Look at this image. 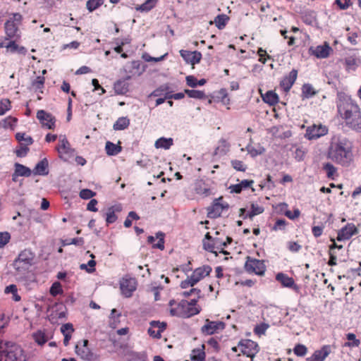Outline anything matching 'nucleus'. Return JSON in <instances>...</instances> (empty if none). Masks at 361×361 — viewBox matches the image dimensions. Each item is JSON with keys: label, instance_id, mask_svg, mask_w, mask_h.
I'll use <instances>...</instances> for the list:
<instances>
[{"label": "nucleus", "instance_id": "nucleus-1", "mask_svg": "<svg viewBox=\"0 0 361 361\" xmlns=\"http://www.w3.org/2000/svg\"><path fill=\"white\" fill-rule=\"evenodd\" d=\"M326 150L329 158L342 166H349L353 160L351 142L345 137L334 136L319 148L321 152Z\"/></svg>", "mask_w": 361, "mask_h": 361}, {"label": "nucleus", "instance_id": "nucleus-2", "mask_svg": "<svg viewBox=\"0 0 361 361\" xmlns=\"http://www.w3.org/2000/svg\"><path fill=\"white\" fill-rule=\"evenodd\" d=\"M338 111L345 124L357 132H361V111L359 106L350 97H344L337 103Z\"/></svg>", "mask_w": 361, "mask_h": 361}, {"label": "nucleus", "instance_id": "nucleus-3", "mask_svg": "<svg viewBox=\"0 0 361 361\" xmlns=\"http://www.w3.org/2000/svg\"><path fill=\"white\" fill-rule=\"evenodd\" d=\"M23 348L11 341H0V361H27Z\"/></svg>", "mask_w": 361, "mask_h": 361}, {"label": "nucleus", "instance_id": "nucleus-4", "mask_svg": "<svg viewBox=\"0 0 361 361\" xmlns=\"http://www.w3.org/2000/svg\"><path fill=\"white\" fill-rule=\"evenodd\" d=\"M89 341L83 339L77 343L75 347L76 355L85 361H96L98 355L94 353L89 347Z\"/></svg>", "mask_w": 361, "mask_h": 361}, {"label": "nucleus", "instance_id": "nucleus-5", "mask_svg": "<svg viewBox=\"0 0 361 361\" xmlns=\"http://www.w3.org/2000/svg\"><path fill=\"white\" fill-rule=\"evenodd\" d=\"M23 17L18 13H13V16L5 23V32L8 38L20 37L18 26L20 25Z\"/></svg>", "mask_w": 361, "mask_h": 361}, {"label": "nucleus", "instance_id": "nucleus-6", "mask_svg": "<svg viewBox=\"0 0 361 361\" xmlns=\"http://www.w3.org/2000/svg\"><path fill=\"white\" fill-rule=\"evenodd\" d=\"M34 254L30 250H24L14 261L13 267L18 271H25L32 264Z\"/></svg>", "mask_w": 361, "mask_h": 361}, {"label": "nucleus", "instance_id": "nucleus-7", "mask_svg": "<svg viewBox=\"0 0 361 361\" xmlns=\"http://www.w3.org/2000/svg\"><path fill=\"white\" fill-rule=\"evenodd\" d=\"M245 269L248 273H255L257 275L262 276L266 271V266L264 261L248 256L246 258Z\"/></svg>", "mask_w": 361, "mask_h": 361}, {"label": "nucleus", "instance_id": "nucleus-8", "mask_svg": "<svg viewBox=\"0 0 361 361\" xmlns=\"http://www.w3.org/2000/svg\"><path fill=\"white\" fill-rule=\"evenodd\" d=\"M59 142V145L56 147L59 153V157L60 159L67 161L68 159L73 155L74 150L71 148L65 135H60Z\"/></svg>", "mask_w": 361, "mask_h": 361}, {"label": "nucleus", "instance_id": "nucleus-9", "mask_svg": "<svg viewBox=\"0 0 361 361\" xmlns=\"http://www.w3.org/2000/svg\"><path fill=\"white\" fill-rule=\"evenodd\" d=\"M358 233V229L353 223H348L338 231L336 237L338 241H345L350 240L352 236Z\"/></svg>", "mask_w": 361, "mask_h": 361}, {"label": "nucleus", "instance_id": "nucleus-10", "mask_svg": "<svg viewBox=\"0 0 361 361\" xmlns=\"http://www.w3.org/2000/svg\"><path fill=\"white\" fill-rule=\"evenodd\" d=\"M222 197L216 199L212 206L207 208V216L210 219H216L221 216L224 209H228L227 203H221Z\"/></svg>", "mask_w": 361, "mask_h": 361}, {"label": "nucleus", "instance_id": "nucleus-11", "mask_svg": "<svg viewBox=\"0 0 361 361\" xmlns=\"http://www.w3.org/2000/svg\"><path fill=\"white\" fill-rule=\"evenodd\" d=\"M136 288L137 281L134 278H123L120 282L121 293L126 298L131 297Z\"/></svg>", "mask_w": 361, "mask_h": 361}, {"label": "nucleus", "instance_id": "nucleus-12", "mask_svg": "<svg viewBox=\"0 0 361 361\" xmlns=\"http://www.w3.org/2000/svg\"><path fill=\"white\" fill-rule=\"evenodd\" d=\"M238 346L242 353L247 357H252L258 352V345L256 342L246 339L240 342Z\"/></svg>", "mask_w": 361, "mask_h": 361}, {"label": "nucleus", "instance_id": "nucleus-13", "mask_svg": "<svg viewBox=\"0 0 361 361\" xmlns=\"http://www.w3.org/2000/svg\"><path fill=\"white\" fill-rule=\"evenodd\" d=\"M37 118L43 127L48 129H53L55 126V118L49 113L44 110H39L37 113Z\"/></svg>", "mask_w": 361, "mask_h": 361}, {"label": "nucleus", "instance_id": "nucleus-14", "mask_svg": "<svg viewBox=\"0 0 361 361\" xmlns=\"http://www.w3.org/2000/svg\"><path fill=\"white\" fill-rule=\"evenodd\" d=\"M225 324L221 322H210L206 320V324L202 327L201 331L204 334L212 335L215 334L219 329H224Z\"/></svg>", "mask_w": 361, "mask_h": 361}, {"label": "nucleus", "instance_id": "nucleus-15", "mask_svg": "<svg viewBox=\"0 0 361 361\" xmlns=\"http://www.w3.org/2000/svg\"><path fill=\"white\" fill-rule=\"evenodd\" d=\"M180 55L186 61L191 65L200 63L202 59V54L199 51H190L187 50H180Z\"/></svg>", "mask_w": 361, "mask_h": 361}, {"label": "nucleus", "instance_id": "nucleus-16", "mask_svg": "<svg viewBox=\"0 0 361 361\" xmlns=\"http://www.w3.org/2000/svg\"><path fill=\"white\" fill-rule=\"evenodd\" d=\"M212 270V267L209 265H204L195 269L190 276L192 281L197 284L204 277L209 275Z\"/></svg>", "mask_w": 361, "mask_h": 361}, {"label": "nucleus", "instance_id": "nucleus-17", "mask_svg": "<svg viewBox=\"0 0 361 361\" xmlns=\"http://www.w3.org/2000/svg\"><path fill=\"white\" fill-rule=\"evenodd\" d=\"M205 239H207L208 240H212L215 250H219V252H221L224 254H227V252L223 251L224 248L226 247L228 244L231 243L232 240L229 237H226V241L223 240L220 238H212L209 233H207L205 235Z\"/></svg>", "mask_w": 361, "mask_h": 361}, {"label": "nucleus", "instance_id": "nucleus-18", "mask_svg": "<svg viewBox=\"0 0 361 361\" xmlns=\"http://www.w3.org/2000/svg\"><path fill=\"white\" fill-rule=\"evenodd\" d=\"M298 71L293 69L288 75L285 76L281 82V87L288 92L290 90L295 81L297 79Z\"/></svg>", "mask_w": 361, "mask_h": 361}, {"label": "nucleus", "instance_id": "nucleus-19", "mask_svg": "<svg viewBox=\"0 0 361 361\" xmlns=\"http://www.w3.org/2000/svg\"><path fill=\"white\" fill-rule=\"evenodd\" d=\"M48 166V160L46 158H44L36 164L32 172L35 175L47 176L49 173Z\"/></svg>", "mask_w": 361, "mask_h": 361}, {"label": "nucleus", "instance_id": "nucleus-20", "mask_svg": "<svg viewBox=\"0 0 361 361\" xmlns=\"http://www.w3.org/2000/svg\"><path fill=\"white\" fill-rule=\"evenodd\" d=\"M141 66V62L140 61H133L130 63V67L132 70L129 71L130 75H127L126 77V80H130L133 75H141L143 72L145 71V67H142V69H140Z\"/></svg>", "mask_w": 361, "mask_h": 361}, {"label": "nucleus", "instance_id": "nucleus-21", "mask_svg": "<svg viewBox=\"0 0 361 361\" xmlns=\"http://www.w3.org/2000/svg\"><path fill=\"white\" fill-rule=\"evenodd\" d=\"M276 279L280 282L283 287L292 288L295 285L293 278L289 277L287 274L283 273H279L276 276Z\"/></svg>", "mask_w": 361, "mask_h": 361}, {"label": "nucleus", "instance_id": "nucleus-22", "mask_svg": "<svg viewBox=\"0 0 361 361\" xmlns=\"http://www.w3.org/2000/svg\"><path fill=\"white\" fill-rule=\"evenodd\" d=\"M14 171L16 176L24 177H29L32 173V171L30 168L19 163L14 164Z\"/></svg>", "mask_w": 361, "mask_h": 361}, {"label": "nucleus", "instance_id": "nucleus-23", "mask_svg": "<svg viewBox=\"0 0 361 361\" xmlns=\"http://www.w3.org/2000/svg\"><path fill=\"white\" fill-rule=\"evenodd\" d=\"M245 149L242 148L241 151H244ZM245 150L248 152L252 157H255L258 155H261L265 152V148L260 145L257 147H253L251 145H247L245 147Z\"/></svg>", "mask_w": 361, "mask_h": 361}, {"label": "nucleus", "instance_id": "nucleus-24", "mask_svg": "<svg viewBox=\"0 0 361 361\" xmlns=\"http://www.w3.org/2000/svg\"><path fill=\"white\" fill-rule=\"evenodd\" d=\"M34 341L39 345H44L47 342L49 337L43 330H38L32 334Z\"/></svg>", "mask_w": 361, "mask_h": 361}, {"label": "nucleus", "instance_id": "nucleus-25", "mask_svg": "<svg viewBox=\"0 0 361 361\" xmlns=\"http://www.w3.org/2000/svg\"><path fill=\"white\" fill-rule=\"evenodd\" d=\"M262 100L271 106L275 105L279 102V97L273 91H268L264 95H262Z\"/></svg>", "mask_w": 361, "mask_h": 361}, {"label": "nucleus", "instance_id": "nucleus-26", "mask_svg": "<svg viewBox=\"0 0 361 361\" xmlns=\"http://www.w3.org/2000/svg\"><path fill=\"white\" fill-rule=\"evenodd\" d=\"M173 144L172 138L160 137L155 142L154 146L156 148H162L169 149Z\"/></svg>", "mask_w": 361, "mask_h": 361}, {"label": "nucleus", "instance_id": "nucleus-27", "mask_svg": "<svg viewBox=\"0 0 361 361\" xmlns=\"http://www.w3.org/2000/svg\"><path fill=\"white\" fill-rule=\"evenodd\" d=\"M333 51L332 48L329 46V44L325 42L324 45L323 46H317V59H325L327 58L330 53Z\"/></svg>", "mask_w": 361, "mask_h": 361}, {"label": "nucleus", "instance_id": "nucleus-28", "mask_svg": "<svg viewBox=\"0 0 361 361\" xmlns=\"http://www.w3.org/2000/svg\"><path fill=\"white\" fill-rule=\"evenodd\" d=\"M250 209L251 211L246 214V216H244V219L249 218L250 219H252L255 216L263 213L264 210L263 207L256 203H252Z\"/></svg>", "mask_w": 361, "mask_h": 361}, {"label": "nucleus", "instance_id": "nucleus-29", "mask_svg": "<svg viewBox=\"0 0 361 361\" xmlns=\"http://www.w3.org/2000/svg\"><path fill=\"white\" fill-rule=\"evenodd\" d=\"M125 80H118L114 84L115 92L118 94H124L128 91V84Z\"/></svg>", "mask_w": 361, "mask_h": 361}, {"label": "nucleus", "instance_id": "nucleus-30", "mask_svg": "<svg viewBox=\"0 0 361 361\" xmlns=\"http://www.w3.org/2000/svg\"><path fill=\"white\" fill-rule=\"evenodd\" d=\"M195 190L197 194L201 195L208 196L211 193L209 188L202 181L196 183Z\"/></svg>", "mask_w": 361, "mask_h": 361}, {"label": "nucleus", "instance_id": "nucleus-31", "mask_svg": "<svg viewBox=\"0 0 361 361\" xmlns=\"http://www.w3.org/2000/svg\"><path fill=\"white\" fill-rule=\"evenodd\" d=\"M65 307L62 305L56 304L54 307H53V311L51 314V317L53 318L62 319L66 317V312L64 311Z\"/></svg>", "mask_w": 361, "mask_h": 361}, {"label": "nucleus", "instance_id": "nucleus-32", "mask_svg": "<svg viewBox=\"0 0 361 361\" xmlns=\"http://www.w3.org/2000/svg\"><path fill=\"white\" fill-rule=\"evenodd\" d=\"M105 149L106 154L110 156L116 155L121 151V146L115 145L109 141L106 142Z\"/></svg>", "mask_w": 361, "mask_h": 361}, {"label": "nucleus", "instance_id": "nucleus-33", "mask_svg": "<svg viewBox=\"0 0 361 361\" xmlns=\"http://www.w3.org/2000/svg\"><path fill=\"white\" fill-rule=\"evenodd\" d=\"M129 125V119L126 117H121L114 124V129L116 130H122L127 128Z\"/></svg>", "mask_w": 361, "mask_h": 361}, {"label": "nucleus", "instance_id": "nucleus-34", "mask_svg": "<svg viewBox=\"0 0 361 361\" xmlns=\"http://www.w3.org/2000/svg\"><path fill=\"white\" fill-rule=\"evenodd\" d=\"M228 20H229V17L227 15L220 14V15H218L214 18V23H215L216 26L219 30H221V29L224 28V27L226 26V25Z\"/></svg>", "mask_w": 361, "mask_h": 361}, {"label": "nucleus", "instance_id": "nucleus-35", "mask_svg": "<svg viewBox=\"0 0 361 361\" xmlns=\"http://www.w3.org/2000/svg\"><path fill=\"white\" fill-rule=\"evenodd\" d=\"M346 338L349 341L345 343L344 346L349 348L358 347L360 344V341L356 338V336L353 333H348L346 334Z\"/></svg>", "mask_w": 361, "mask_h": 361}, {"label": "nucleus", "instance_id": "nucleus-36", "mask_svg": "<svg viewBox=\"0 0 361 361\" xmlns=\"http://www.w3.org/2000/svg\"><path fill=\"white\" fill-rule=\"evenodd\" d=\"M331 353V346L329 345H324L320 350H317V361H324Z\"/></svg>", "mask_w": 361, "mask_h": 361}, {"label": "nucleus", "instance_id": "nucleus-37", "mask_svg": "<svg viewBox=\"0 0 361 361\" xmlns=\"http://www.w3.org/2000/svg\"><path fill=\"white\" fill-rule=\"evenodd\" d=\"M191 361H204L205 353L202 349L196 348L191 353Z\"/></svg>", "mask_w": 361, "mask_h": 361}, {"label": "nucleus", "instance_id": "nucleus-38", "mask_svg": "<svg viewBox=\"0 0 361 361\" xmlns=\"http://www.w3.org/2000/svg\"><path fill=\"white\" fill-rule=\"evenodd\" d=\"M157 2V0H146L145 2L137 8V10L142 12H148L156 6Z\"/></svg>", "mask_w": 361, "mask_h": 361}, {"label": "nucleus", "instance_id": "nucleus-39", "mask_svg": "<svg viewBox=\"0 0 361 361\" xmlns=\"http://www.w3.org/2000/svg\"><path fill=\"white\" fill-rule=\"evenodd\" d=\"M302 20L307 25H313L316 23V13L314 11H307L302 16Z\"/></svg>", "mask_w": 361, "mask_h": 361}, {"label": "nucleus", "instance_id": "nucleus-40", "mask_svg": "<svg viewBox=\"0 0 361 361\" xmlns=\"http://www.w3.org/2000/svg\"><path fill=\"white\" fill-rule=\"evenodd\" d=\"M185 93L190 98L203 99L205 94L203 91L196 90H185Z\"/></svg>", "mask_w": 361, "mask_h": 361}, {"label": "nucleus", "instance_id": "nucleus-41", "mask_svg": "<svg viewBox=\"0 0 361 361\" xmlns=\"http://www.w3.org/2000/svg\"><path fill=\"white\" fill-rule=\"evenodd\" d=\"M315 94L313 87L310 84H305L302 87V96L303 98H310Z\"/></svg>", "mask_w": 361, "mask_h": 361}, {"label": "nucleus", "instance_id": "nucleus-42", "mask_svg": "<svg viewBox=\"0 0 361 361\" xmlns=\"http://www.w3.org/2000/svg\"><path fill=\"white\" fill-rule=\"evenodd\" d=\"M329 132L328 127L324 125H317V149L319 150V148L322 147V145H324L322 142H319L318 140L324 135H326Z\"/></svg>", "mask_w": 361, "mask_h": 361}, {"label": "nucleus", "instance_id": "nucleus-43", "mask_svg": "<svg viewBox=\"0 0 361 361\" xmlns=\"http://www.w3.org/2000/svg\"><path fill=\"white\" fill-rule=\"evenodd\" d=\"M322 169L326 173L329 178L334 179V176L336 173V167L331 163H326L323 166Z\"/></svg>", "mask_w": 361, "mask_h": 361}, {"label": "nucleus", "instance_id": "nucleus-44", "mask_svg": "<svg viewBox=\"0 0 361 361\" xmlns=\"http://www.w3.org/2000/svg\"><path fill=\"white\" fill-rule=\"evenodd\" d=\"M156 238L158 239V242L153 244L152 247L163 250L164 249V233L158 232L156 234Z\"/></svg>", "mask_w": 361, "mask_h": 361}, {"label": "nucleus", "instance_id": "nucleus-45", "mask_svg": "<svg viewBox=\"0 0 361 361\" xmlns=\"http://www.w3.org/2000/svg\"><path fill=\"white\" fill-rule=\"evenodd\" d=\"M18 47V45L14 41H11L8 43L4 42L0 43V47H5L11 53L17 52Z\"/></svg>", "mask_w": 361, "mask_h": 361}, {"label": "nucleus", "instance_id": "nucleus-46", "mask_svg": "<svg viewBox=\"0 0 361 361\" xmlns=\"http://www.w3.org/2000/svg\"><path fill=\"white\" fill-rule=\"evenodd\" d=\"M104 0H88L87 2V8L90 11H93L103 4Z\"/></svg>", "mask_w": 361, "mask_h": 361}, {"label": "nucleus", "instance_id": "nucleus-47", "mask_svg": "<svg viewBox=\"0 0 361 361\" xmlns=\"http://www.w3.org/2000/svg\"><path fill=\"white\" fill-rule=\"evenodd\" d=\"M269 325L267 323H261L257 325L254 329V332L258 336L264 335L266 331L269 329Z\"/></svg>", "mask_w": 361, "mask_h": 361}, {"label": "nucleus", "instance_id": "nucleus-48", "mask_svg": "<svg viewBox=\"0 0 361 361\" xmlns=\"http://www.w3.org/2000/svg\"><path fill=\"white\" fill-rule=\"evenodd\" d=\"M11 109V102L8 99H3L0 101V115H4Z\"/></svg>", "mask_w": 361, "mask_h": 361}, {"label": "nucleus", "instance_id": "nucleus-49", "mask_svg": "<svg viewBox=\"0 0 361 361\" xmlns=\"http://www.w3.org/2000/svg\"><path fill=\"white\" fill-rule=\"evenodd\" d=\"M117 219V216L115 214V212L113 207H110L108 209L106 213V221L107 224H112L115 222Z\"/></svg>", "mask_w": 361, "mask_h": 361}, {"label": "nucleus", "instance_id": "nucleus-50", "mask_svg": "<svg viewBox=\"0 0 361 361\" xmlns=\"http://www.w3.org/2000/svg\"><path fill=\"white\" fill-rule=\"evenodd\" d=\"M16 138L20 142L24 141L26 145H30L33 142L32 138L30 136L26 135L25 133H16Z\"/></svg>", "mask_w": 361, "mask_h": 361}, {"label": "nucleus", "instance_id": "nucleus-51", "mask_svg": "<svg viewBox=\"0 0 361 361\" xmlns=\"http://www.w3.org/2000/svg\"><path fill=\"white\" fill-rule=\"evenodd\" d=\"M84 239L82 238H75L72 239H66L63 241V245H75L82 246L84 244Z\"/></svg>", "mask_w": 361, "mask_h": 361}, {"label": "nucleus", "instance_id": "nucleus-52", "mask_svg": "<svg viewBox=\"0 0 361 361\" xmlns=\"http://www.w3.org/2000/svg\"><path fill=\"white\" fill-rule=\"evenodd\" d=\"M231 164L233 168L236 171L244 172L247 169V166L243 164L242 161L235 159L232 160Z\"/></svg>", "mask_w": 361, "mask_h": 361}, {"label": "nucleus", "instance_id": "nucleus-53", "mask_svg": "<svg viewBox=\"0 0 361 361\" xmlns=\"http://www.w3.org/2000/svg\"><path fill=\"white\" fill-rule=\"evenodd\" d=\"M167 54H168L166 53L159 57H152V56H149L148 54L145 53V54H142V59L145 61H147V62H151V61L159 62V61L164 60L165 59V57L167 56Z\"/></svg>", "mask_w": 361, "mask_h": 361}, {"label": "nucleus", "instance_id": "nucleus-54", "mask_svg": "<svg viewBox=\"0 0 361 361\" xmlns=\"http://www.w3.org/2000/svg\"><path fill=\"white\" fill-rule=\"evenodd\" d=\"M96 193L90 189H82L80 192V197L83 200H89L93 197Z\"/></svg>", "mask_w": 361, "mask_h": 361}, {"label": "nucleus", "instance_id": "nucleus-55", "mask_svg": "<svg viewBox=\"0 0 361 361\" xmlns=\"http://www.w3.org/2000/svg\"><path fill=\"white\" fill-rule=\"evenodd\" d=\"M63 292L61 283L59 282H55L52 284L50 288V293L53 296H56Z\"/></svg>", "mask_w": 361, "mask_h": 361}, {"label": "nucleus", "instance_id": "nucleus-56", "mask_svg": "<svg viewBox=\"0 0 361 361\" xmlns=\"http://www.w3.org/2000/svg\"><path fill=\"white\" fill-rule=\"evenodd\" d=\"M316 124H312L311 126H309L307 130L306 133L305 134V137L308 140H312L316 137Z\"/></svg>", "mask_w": 361, "mask_h": 361}, {"label": "nucleus", "instance_id": "nucleus-57", "mask_svg": "<svg viewBox=\"0 0 361 361\" xmlns=\"http://www.w3.org/2000/svg\"><path fill=\"white\" fill-rule=\"evenodd\" d=\"M11 238V235L8 232L0 233V248L6 245Z\"/></svg>", "mask_w": 361, "mask_h": 361}, {"label": "nucleus", "instance_id": "nucleus-58", "mask_svg": "<svg viewBox=\"0 0 361 361\" xmlns=\"http://www.w3.org/2000/svg\"><path fill=\"white\" fill-rule=\"evenodd\" d=\"M150 326L152 328H157V331H160L161 333L166 329V324L165 322H160L159 321H152Z\"/></svg>", "mask_w": 361, "mask_h": 361}, {"label": "nucleus", "instance_id": "nucleus-59", "mask_svg": "<svg viewBox=\"0 0 361 361\" xmlns=\"http://www.w3.org/2000/svg\"><path fill=\"white\" fill-rule=\"evenodd\" d=\"M207 239L204 238L203 240V247L205 250L209 251L212 253H216V250L214 248V243L212 240L206 241Z\"/></svg>", "mask_w": 361, "mask_h": 361}, {"label": "nucleus", "instance_id": "nucleus-60", "mask_svg": "<svg viewBox=\"0 0 361 361\" xmlns=\"http://www.w3.org/2000/svg\"><path fill=\"white\" fill-rule=\"evenodd\" d=\"M294 353L298 356H304L307 353V348L304 345L298 344L294 348Z\"/></svg>", "mask_w": 361, "mask_h": 361}, {"label": "nucleus", "instance_id": "nucleus-61", "mask_svg": "<svg viewBox=\"0 0 361 361\" xmlns=\"http://www.w3.org/2000/svg\"><path fill=\"white\" fill-rule=\"evenodd\" d=\"M45 79L43 76H37L36 79L32 82V85L36 89H42L44 86Z\"/></svg>", "mask_w": 361, "mask_h": 361}, {"label": "nucleus", "instance_id": "nucleus-62", "mask_svg": "<svg viewBox=\"0 0 361 361\" xmlns=\"http://www.w3.org/2000/svg\"><path fill=\"white\" fill-rule=\"evenodd\" d=\"M286 221L285 219H277L274 226H273V230L274 231H278V230H280V231H283L285 229V227H286Z\"/></svg>", "mask_w": 361, "mask_h": 361}, {"label": "nucleus", "instance_id": "nucleus-63", "mask_svg": "<svg viewBox=\"0 0 361 361\" xmlns=\"http://www.w3.org/2000/svg\"><path fill=\"white\" fill-rule=\"evenodd\" d=\"M196 283L192 281L191 276H188V278L181 281L180 286L182 288H188L189 287H193Z\"/></svg>", "mask_w": 361, "mask_h": 361}, {"label": "nucleus", "instance_id": "nucleus-64", "mask_svg": "<svg viewBox=\"0 0 361 361\" xmlns=\"http://www.w3.org/2000/svg\"><path fill=\"white\" fill-rule=\"evenodd\" d=\"M73 331V325L71 323L63 324L61 327V331L63 334H71Z\"/></svg>", "mask_w": 361, "mask_h": 361}]
</instances>
